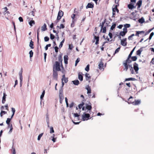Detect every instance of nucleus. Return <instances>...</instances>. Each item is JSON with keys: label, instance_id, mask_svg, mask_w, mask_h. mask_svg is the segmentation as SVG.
<instances>
[{"label": "nucleus", "instance_id": "bb28decb", "mask_svg": "<svg viewBox=\"0 0 154 154\" xmlns=\"http://www.w3.org/2000/svg\"><path fill=\"white\" fill-rule=\"evenodd\" d=\"M29 46L31 49H33L34 48L33 42L32 40H31L30 42Z\"/></svg>", "mask_w": 154, "mask_h": 154}, {"label": "nucleus", "instance_id": "e2e57ef3", "mask_svg": "<svg viewBox=\"0 0 154 154\" xmlns=\"http://www.w3.org/2000/svg\"><path fill=\"white\" fill-rule=\"evenodd\" d=\"M120 47H119V48H118L115 50V54L116 53H118L119 52V51L120 50Z\"/></svg>", "mask_w": 154, "mask_h": 154}, {"label": "nucleus", "instance_id": "603ef678", "mask_svg": "<svg viewBox=\"0 0 154 154\" xmlns=\"http://www.w3.org/2000/svg\"><path fill=\"white\" fill-rule=\"evenodd\" d=\"M106 42H104L103 43V44L102 45V47H101V50L102 51H103V49H104V47H103V46L105 45V44L106 43Z\"/></svg>", "mask_w": 154, "mask_h": 154}, {"label": "nucleus", "instance_id": "c03bdc74", "mask_svg": "<svg viewBox=\"0 0 154 154\" xmlns=\"http://www.w3.org/2000/svg\"><path fill=\"white\" fill-rule=\"evenodd\" d=\"M33 52L32 50L30 51L29 52V56L30 58L32 57L33 55Z\"/></svg>", "mask_w": 154, "mask_h": 154}, {"label": "nucleus", "instance_id": "5fc2aeb1", "mask_svg": "<svg viewBox=\"0 0 154 154\" xmlns=\"http://www.w3.org/2000/svg\"><path fill=\"white\" fill-rule=\"evenodd\" d=\"M46 121L47 124H49V117L48 116H47L46 117Z\"/></svg>", "mask_w": 154, "mask_h": 154}, {"label": "nucleus", "instance_id": "a19ab883", "mask_svg": "<svg viewBox=\"0 0 154 154\" xmlns=\"http://www.w3.org/2000/svg\"><path fill=\"white\" fill-rule=\"evenodd\" d=\"M85 70L87 72H88L89 70V65H88L85 68Z\"/></svg>", "mask_w": 154, "mask_h": 154}, {"label": "nucleus", "instance_id": "423d86ee", "mask_svg": "<svg viewBox=\"0 0 154 154\" xmlns=\"http://www.w3.org/2000/svg\"><path fill=\"white\" fill-rule=\"evenodd\" d=\"M63 12L61 11H60L58 13V16L57 18V20L58 21L63 16Z\"/></svg>", "mask_w": 154, "mask_h": 154}, {"label": "nucleus", "instance_id": "9d476101", "mask_svg": "<svg viewBox=\"0 0 154 154\" xmlns=\"http://www.w3.org/2000/svg\"><path fill=\"white\" fill-rule=\"evenodd\" d=\"M121 44L123 46H125L126 45L127 43L126 42V39H123L121 40Z\"/></svg>", "mask_w": 154, "mask_h": 154}, {"label": "nucleus", "instance_id": "f704fd0d", "mask_svg": "<svg viewBox=\"0 0 154 154\" xmlns=\"http://www.w3.org/2000/svg\"><path fill=\"white\" fill-rule=\"evenodd\" d=\"M59 98H60V103H62V102L63 101V100L64 99V97L63 96H59Z\"/></svg>", "mask_w": 154, "mask_h": 154}, {"label": "nucleus", "instance_id": "4d7b16f0", "mask_svg": "<svg viewBox=\"0 0 154 154\" xmlns=\"http://www.w3.org/2000/svg\"><path fill=\"white\" fill-rule=\"evenodd\" d=\"M65 102L66 104V107H68L69 106V104L68 102V100L66 97L65 98Z\"/></svg>", "mask_w": 154, "mask_h": 154}, {"label": "nucleus", "instance_id": "72a5a7b5", "mask_svg": "<svg viewBox=\"0 0 154 154\" xmlns=\"http://www.w3.org/2000/svg\"><path fill=\"white\" fill-rule=\"evenodd\" d=\"M138 21L140 23H143L144 22V20L143 18L142 17L140 19L138 20Z\"/></svg>", "mask_w": 154, "mask_h": 154}, {"label": "nucleus", "instance_id": "774afa93", "mask_svg": "<svg viewBox=\"0 0 154 154\" xmlns=\"http://www.w3.org/2000/svg\"><path fill=\"white\" fill-rule=\"evenodd\" d=\"M73 47L72 45H69V48L70 49L72 50L73 48Z\"/></svg>", "mask_w": 154, "mask_h": 154}, {"label": "nucleus", "instance_id": "c9c22d12", "mask_svg": "<svg viewBox=\"0 0 154 154\" xmlns=\"http://www.w3.org/2000/svg\"><path fill=\"white\" fill-rule=\"evenodd\" d=\"M11 119L8 118L6 121V123L8 124V126H9L10 125V122L11 121Z\"/></svg>", "mask_w": 154, "mask_h": 154}, {"label": "nucleus", "instance_id": "49530a36", "mask_svg": "<svg viewBox=\"0 0 154 154\" xmlns=\"http://www.w3.org/2000/svg\"><path fill=\"white\" fill-rule=\"evenodd\" d=\"M126 33H125V32H124L123 31H121L120 32V35H121L122 36H124L125 35Z\"/></svg>", "mask_w": 154, "mask_h": 154}, {"label": "nucleus", "instance_id": "7c9ffc66", "mask_svg": "<svg viewBox=\"0 0 154 154\" xmlns=\"http://www.w3.org/2000/svg\"><path fill=\"white\" fill-rule=\"evenodd\" d=\"M57 27L59 28V29H63L65 27L62 24H61L60 25V26H57Z\"/></svg>", "mask_w": 154, "mask_h": 154}, {"label": "nucleus", "instance_id": "b1692460", "mask_svg": "<svg viewBox=\"0 0 154 154\" xmlns=\"http://www.w3.org/2000/svg\"><path fill=\"white\" fill-rule=\"evenodd\" d=\"M78 78L81 81H82L83 80V76L82 75V74H81L80 73H79L78 74Z\"/></svg>", "mask_w": 154, "mask_h": 154}, {"label": "nucleus", "instance_id": "09e8293b", "mask_svg": "<svg viewBox=\"0 0 154 154\" xmlns=\"http://www.w3.org/2000/svg\"><path fill=\"white\" fill-rule=\"evenodd\" d=\"M116 26V24H115V23L113 24H112V26H111V27L110 29L111 30H113V29L115 28Z\"/></svg>", "mask_w": 154, "mask_h": 154}, {"label": "nucleus", "instance_id": "a878e982", "mask_svg": "<svg viewBox=\"0 0 154 154\" xmlns=\"http://www.w3.org/2000/svg\"><path fill=\"white\" fill-rule=\"evenodd\" d=\"M94 38L95 39L96 41L95 42V44L97 45L98 44V42L99 41V37L98 36H94Z\"/></svg>", "mask_w": 154, "mask_h": 154}, {"label": "nucleus", "instance_id": "393cba45", "mask_svg": "<svg viewBox=\"0 0 154 154\" xmlns=\"http://www.w3.org/2000/svg\"><path fill=\"white\" fill-rule=\"evenodd\" d=\"M8 127H9L10 128V130L9 131V132H8V133L9 134H10L12 132V131H13V128L12 127V125L11 124V125H9V126H8Z\"/></svg>", "mask_w": 154, "mask_h": 154}, {"label": "nucleus", "instance_id": "a18cd8bd", "mask_svg": "<svg viewBox=\"0 0 154 154\" xmlns=\"http://www.w3.org/2000/svg\"><path fill=\"white\" fill-rule=\"evenodd\" d=\"M54 132V131L53 129V127H51L50 128V133H52Z\"/></svg>", "mask_w": 154, "mask_h": 154}, {"label": "nucleus", "instance_id": "5701e85b", "mask_svg": "<svg viewBox=\"0 0 154 154\" xmlns=\"http://www.w3.org/2000/svg\"><path fill=\"white\" fill-rule=\"evenodd\" d=\"M72 82L73 84L75 85H77L79 84V81L78 80L72 81Z\"/></svg>", "mask_w": 154, "mask_h": 154}, {"label": "nucleus", "instance_id": "a211bd4d", "mask_svg": "<svg viewBox=\"0 0 154 154\" xmlns=\"http://www.w3.org/2000/svg\"><path fill=\"white\" fill-rule=\"evenodd\" d=\"M6 95L5 94V93H3V96L2 97V103H4L5 101V98Z\"/></svg>", "mask_w": 154, "mask_h": 154}, {"label": "nucleus", "instance_id": "37998d69", "mask_svg": "<svg viewBox=\"0 0 154 154\" xmlns=\"http://www.w3.org/2000/svg\"><path fill=\"white\" fill-rule=\"evenodd\" d=\"M43 134V133H41L38 136V138H37V140H40V139H41V137H42V136Z\"/></svg>", "mask_w": 154, "mask_h": 154}, {"label": "nucleus", "instance_id": "3c124183", "mask_svg": "<svg viewBox=\"0 0 154 154\" xmlns=\"http://www.w3.org/2000/svg\"><path fill=\"white\" fill-rule=\"evenodd\" d=\"M12 154H16V152L15 149L14 148L13 146L12 147Z\"/></svg>", "mask_w": 154, "mask_h": 154}, {"label": "nucleus", "instance_id": "338daca9", "mask_svg": "<svg viewBox=\"0 0 154 154\" xmlns=\"http://www.w3.org/2000/svg\"><path fill=\"white\" fill-rule=\"evenodd\" d=\"M54 49H55V52L56 53H57L58 52V47H57V46H55L54 47Z\"/></svg>", "mask_w": 154, "mask_h": 154}, {"label": "nucleus", "instance_id": "f03ea898", "mask_svg": "<svg viewBox=\"0 0 154 154\" xmlns=\"http://www.w3.org/2000/svg\"><path fill=\"white\" fill-rule=\"evenodd\" d=\"M90 116L89 113H87L86 112H84L82 115V119L83 121H87L91 118Z\"/></svg>", "mask_w": 154, "mask_h": 154}, {"label": "nucleus", "instance_id": "aec40b11", "mask_svg": "<svg viewBox=\"0 0 154 154\" xmlns=\"http://www.w3.org/2000/svg\"><path fill=\"white\" fill-rule=\"evenodd\" d=\"M64 59L65 64H67L68 63V57L67 55H65L64 57Z\"/></svg>", "mask_w": 154, "mask_h": 154}, {"label": "nucleus", "instance_id": "864d4df0", "mask_svg": "<svg viewBox=\"0 0 154 154\" xmlns=\"http://www.w3.org/2000/svg\"><path fill=\"white\" fill-rule=\"evenodd\" d=\"M80 59L79 58L77 59L75 61V66H76L78 64V63L79 62Z\"/></svg>", "mask_w": 154, "mask_h": 154}, {"label": "nucleus", "instance_id": "4468645a", "mask_svg": "<svg viewBox=\"0 0 154 154\" xmlns=\"http://www.w3.org/2000/svg\"><path fill=\"white\" fill-rule=\"evenodd\" d=\"M90 105L86 104V109H88V110L90 111L92 109V107L91 105V103H89ZM91 111H89V113H90Z\"/></svg>", "mask_w": 154, "mask_h": 154}, {"label": "nucleus", "instance_id": "680f3d73", "mask_svg": "<svg viewBox=\"0 0 154 154\" xmlns=\"http://www.w3.org/2000/svg\"><path fill=\"white\" fill-rule=\"evenodd\" d=\"M55 135L54 134H53V138L52 139V140L54 142H55V140L56 139V138H54Z\"/></svg>", "mask_w": 154, "mask_h": 154}, {"label": "nucleus", "instance_id": "dca6fc26", "mask_svg": "<svg viewBox=\"0 0 154 154\" xmlns=\"http://www.w3.org/2000/svg\"><path fill=\"white\" fill-rule=\"evenodd\" d=\"M47 26L45 23H44L43 25L41 27V30L42 31H45L47 29Z\"/></svg>", "mask_w": 154, "mask_h": 154}, {"label": "nucleus", "instance_id": "412c9836", "mask_svg": "<svg viewBox=\"0 0 154 154\" xmlns=\"http://www.w3.org/2000/svg\"><path fill=\"white\" fill-rule=\"evenodd\" d=\"M45 94V91L44 90L42 92V93L41 94V95L40 96V100H41V102L42 101L43 98L44 97V95Z\"/></svg>", "mask_w": 154, "mask_h": 154}, {"label": "nucleus", "instance_id": "f3484780", "mask_svg": "<svg viewBox=\"0 0 154 154\" xmlns=\"http://www.w3.org/2000/svg\"><path fill=\"white\" fill-rule=\"evenodd\" d=\"M86 89L87 90V93H90L91 92V88L89 85H87L86 86Z\"/></svg>", "mask_w": 154, "mask_h": 154}, {"label": "nucleus", "instance_id": "f257e3e1", "mask_svg": "<svg viewBox=\"0 0 154 154\" xmlns=\"http://www.w3.org/2000/svg\"><path fill=\"white\" fill-rule=\"evenodd\" d=\"M129 59L130 58L128 57L127 60L123 62V65L124 66L123 70L125 71H127L128 68H129L131 72V73L133 74L134 73V71L133 70L132 65L129 64L131 62V61Z\"/></svg>", "mask_w": 154, "mask_h": 154}, {"label": "nucleus", "instance_id": "cd10ccee", "mask_svg": "<svg viewBox=\"0 0 154 154\" xmlns=\"http://www.w3.org/2000/svg\"><path fill=\"white\" fill-rule=\"evenodd\" d=\"M128 7L129 9H132L134 8V6L133 5L130 4L128 5Z\"/></svg>", "mask_w": 154, "mask_h": 154}, {"label": "nucleus", "instance_id": "2eb2a0df", "mask_svg": "<svg viewBox=\"0 0 154 154\" xmlns=\"http://www.w3.org/2000/svg\"><path fill=\"white\" fill-rule=\"evenodd\" d=\"M59 96H63V88H61L59 91Z\"/></svg>", "mask_w": 154, "mask_h": 154}, {"label": "nucleus", "instance_id": "2f4dec72", "mask_svg": "<svg viewBox=\"0 0 154 154\" xmlns=\"http://www.w3.org/2000/svg\"><path fill=\"white\" fill-rule=\"evenodd\" d=\"M84 104V103L83 102H82L78 106L79 109H81V108H82L83 107V106Z\"/></svg>", "mask_w": 154, "mask_h": 154}, {"label": "nucleus", "instance_id": "9b49d317", "mask_svg": "<svg viewBox=\"0 0 154 154\" xmlns=\"http://www.w3.org/2000/svg\"><path fill=\"white\" fill-rule=\"evenodd\" d=\"M62 80V82H63L66 83L67 82H68V79L67 78H66L65 75H63Z\"/></svg>", "mask_w": 154, "mask_h": 154}, {"label": "nucleus", "instance_id": "c85d7f7f", "mask_svg": "<svg viewBox=\"0 0 154 154\" xmlns=\"http://www.w3.org/2000/svg\"><path fill=\"white\" fill-rule=\"evenodd\" d=\"M73 116L74 117L76 118V119H79V115L77 113H73Z\"/></svg>", "mask_w": 154, "mask_h": 154}, {"label": "nucleus", "instance_id": "de8ad7c7", "mask_svg": "<svg viewBox=\"0 0 154 154\" xmlns=\"http://www.w3.org/2000/svg\"><path fill=\"white\" fill-rule=\"evenodd\" d=\"M130 24H126L124 25V27L126 28L130 27Z\"/></svg>", "mask_w": 154, "mask_h": 154}, {"label": "nucleus", "instance_id": "1a4fd4ad", "mask_svg": "<svg viewBox=\"0 0 154 154\" xmlns=\"http://www.w3.org/2000/svg\"><path fill=\"white\" fill-rule=\"evenodd\" d=\"M105 23V22H102V24L101 25V30L103 29V32L105 33L106 32V27L105 26L104 27V25Z\"/></svg>", "mask_w": 154, "mask_h": 154}, {"label": "nucleus", "instance_id": "4be33fe9", "mask_svg": "<svg viewBox=\"0 0 154 154\" xmlns=\"http://www.w3.org/2000/svg\"><path fill=\"white\" fill-rule=\"evenodd\" d=\"M7 113V112L5 111H3V110H1L0 113V116L1 117H2L4 115L6 114Z\"/></svg>", "mask_w": 154, "mask_h": 154}, {"label": "nucleus", "instance_id": "39448f33", "mask_svg": "<svg viewBox=\"0 0 154 154\" xmlns=\"http://www.w3.org/2000/svg\"><path fill=\"white\" fill-rule=\"evenodd\" d=\"M22 72H23V69L21 68V70L19 72V79H20V84L21 86L22 85V82L23 81V76H22Z\"/></svg>", "mask_w": 154, "mask_h": 154}, {"label": "nucleus", "instance_id": "0e129e2a", "mask_svg": "<svg viewBox=\"0 0 154 154\" xmlns=\"http://www.w3.org/2000/svg\"><path fill=\"white\" fill-rule=\"evenodd\" d=\"M11 111L12 112V114H14L15 112V109L14 108H11Z\"/></svg>", "mask_w": 154, "mask_h": 154}, {"label": "nucleus", "instance_id": "bf43d9fd", "mask_svg": "<svg viewBox=\"0 0 154 154\" xmlns=\"http://www.w3.org/2000/svg\"><path fill=\"white\" fill-rule=\"evenodd\" d=\"M55 38V36L54 35L52 34H50V38L51 39H53Z\"/></svg>", "mask_w": 154, "mask_h": 154}, {"label": "nucleus", "instance_id": "ddd939ff", "mask_svg": "<svg viewBox=\"0 0 154 154\" xmlns=\"http://www.w3.org/2000/svg\"><path fill=\"white\" fill-rule=\"evenodd\" d=\"M53 76L55 79H57V73L56 71H55V70H53Z\"/></svg>", "mask_w": 154, "mask_h": 154}, {"label": "nucleus", "instance_id": "052dcab7", "mask_svg": "<svg viewBox=\"0 0 154 154\" xmlns=\"http://www.w3.org/2000/svg\"><path fill=\"white\" fill-rule=\"evenodd\" d=\"M132 59L133 61H136L137 59V57L136 56H134L132 57Z\"/></svg>", "mask_w": 154, "mask_h": 154}, {"label": "nucleus", "instance_id": "e433bc0d", "mask_svg": "<svg viewBox=\"0 0 154 154\" xmlns=\"http://www.w3.org/2000/svg\"><path fill=\"white\" fill-rule=\"evenodd\" d=\"M64 39L60 43V45L59 46V47L60 48H61L63 46V43H64Z\"/></svg>", "mask_w": 154, "mask_h": 154}, {"label": "nucleus", "instance_id": "13d9d810", "mask_svg": "<svg viewBox=\"0 0 154 154\" xmlns=\"http://www.w3.org/2000/svg\"><path fill=\"white\" fill-rule=\"evenodd\" d=\"M49 38L47 36H46L44 38V40L45 42L48 41L49 40Z\"/></svg>", "mask_w": 154, "mask_h": 154}, {"label": "nucleus", "instance_id": "58836bf2", "mask_svg": "<svg viewBox=\"0 0 154 154\" xmlns=\"http://www.w3.org/2000/svg\"><path fill=\"white\" fill-rule=\"evenodd\" d=\"M142 32H143V31H137L136 33L135 34V35L137 36H139V34H141Z\"/></svg>", "mask_w": 154, "mask_h": 154}, {"label": "nucleus", "instance_id": "473e14b6", "mask_svg": "<svg viewBox=\"0 0 154 154\" xmlns=\"http://www.w3.org/2000/svg\"><path fill=\"white\" fill-rule=\"evenodd\" d=\"M142 2L141 0H139L137 2V5L138 6V7L140 8L142 4Z\"/></svg>", "mask_w": 154, "mask_h": 154}, {"label": "nucleus", "instance_id": "6e6552de", "mask_svg": "<svg viewBox=\"0 0 154 154\" xmlns=\"http://www.w3.org/2000/svg\"><path fill=\"white\" fill-rule=\"evenodd\" d=\"M98 68L100 70H102V71L103 70V63L102 61H100V62L98 64Z\"/></svg>", "mask_w": 154, "mask_h": 154}, {"label": "nucleus", "instance_id": "4c0bfd02", "mask_svg": "<svg viewBox=\"0 0 154 154\" xmlns=\"http://www.w3.org/2000/svg\"><path fill=\"white\" fill-rule=\"evenodd\" d=\"M29 24L31 26H32V25L35 24L34 21L31 20L30 21L29 23Z\"/></svg>", "mask_w": 154, "mask_h": 154}, {"label": "nucleus", "instance_id": "6ab92c4d", "mask_svg": "<svg viewBox=\"0 0 154 154\" xmlns=\"http://www.w3.org/2000/svg\"><path fill=\"white\" fill-rule=\"evenodd\" d=\"M94 7V5L93 4H92L91 3H88L87 5L86 6V8H93Z\"/></svg>", "mask_w": 154, "mask_h": 154}, {"label": "nucleus", "instance_id": "c756f323", "mask_svg": "<svg viewBox=\"0 0 154 154\" xmlns=\"http://www.w3.org/2000/svg\"><path fill=\"white\" fill-rule=\"evenodd\" d=\"M135 80L136 79L134 78H128L126 79H125V81H135Z\"/></svg>", "mask_w": 154, "mask_h": 154}, {"label": "nucleus", "instance_id": "6e6d98bb", "mask_svg": "<svg viewBox=\"0 0 154 154\" xmlns=\"http://www.w3.org/2000/svg\"><path fill=\"white\" fill-rule=\"evenodd\" d=\"M51 44H48V45H47L45 47V49L46 50H47L48 49V47H50L51 46Z\"/></svg>", "mask_w": 154, "mask_h": 154}, {"label": "nucleus", "instance_id": "0eeeda50", "mask_svg": "<svg viewBox=\"0 0 154 154\" xmlns=\"http://www.w3.org/2000/svg\"><path fill=\"white\" fill-rule=\"evenodd\" d=\"M133 68L136 73H137L139 70L138 64L136 63H134L133 65Z\"/></svg>", "mask_w": 154, "mask_h": 154}, {"label": "nucleus", "instance_id": "20e7f679", "mask_svg": "<svg viewBox=\"0 0 154 154\" xmlns=\"http://www.w3.org/2000/svg\"><path fill=\"white\" fill-rule=\"evenodd\" d=\"M126 102H127L128 104H130L133 103L134 105H137L140 104L141 103L140 100H135L134 102H128L127 101H125Z\"/></svg>", "mask_w": 154, "mask_h": 154}, {"label": "nucleus", "instance_id": "7ed1b4c3", "mask_svg": "<svg viewBox=\"0 0 154 154\" xmlns=\"http://www.w3.org/2000/svg\"><path fill=\"white\" fill-rule=\"evenodd\" d=\"M60 66V63L57 61H56L55 65L54 66V70L55 69L57 71H60L61 69Z\"/></svg>", "mask_w": 154, "mask_h": 154}, {"label": "nucleus", "instance_id": "69168bd1", "mask_svg": "<svg viewBox=\"0 0 154 154\" xmlns=\"http://www.w3.org/2000/svg\"><path fill=\"white\" fill-rule=\"evenodd\" d=\"M74 105V103L73 102H72L71 104H70L69 107L70 108H71Z\"/></svg>", "mask_w": 154, "mask_h": 154}, {"label": "nucleus", "instance_id": "79ce46f5", "mask_svg": "<svg viewBox=\"0 0 154 154\" xmlns=\"http://www.w3.org/2000/svg\"><path fill=\"white\" fill-rule=\"evenodd\" d=\"M154 33L153 32H152L151 33V34L149 35V40H150L151 39L152 37L154 35Z\"/></svg>", "mask_w": 154, "mask_h": 154}, {"label": "nucleus", "instance_id": "f8f14e48", "mask_svg": "<svg viewBox=\"0 0 154 154\" xmlns=\"http://www.w3.org/2000/svg\"><path fill=\"white\" fill-rule=\"evenodd\" d=\"M85 76L86 77V80L87 81H88L89 82H90V79L91 77L90 76L89 74L86 73L85 75Z\"/></svg>", "mask_w": 154, "mask_h": 154}, {"label": "nucleus", "instance_id": "ea45409f", "mask_svg": "<svg viewBox=\"0 0 154 154\" xmlns=\"http://www.w3.org/2000/svg\"><path fill=\"white\" fill-rule=\"evenodd\" d=\"M135 48H134L131 51V52L130 54H129V55H128V57L129 58H130L131 57V56L133 53V52H134V49H135Z\"/></svg>", "mask_w": 154, "mask_h": 154}, {"label": "nucleus", "instance_id": "8fccbe9b", "mask_svg": "<svg viewBox=\"0 0 154 154\" xmlns=\"http://www.w3.org/2000/svg\"><path fill=\"white\" fill-rule=\"evenodd\" d=\"M141 52L142 51L140 49L138 50L136 52L137 54L139 55H140L141 53Z\"/></svg>", "mask_w": 154, "mask_h": 154}]
</instances>
